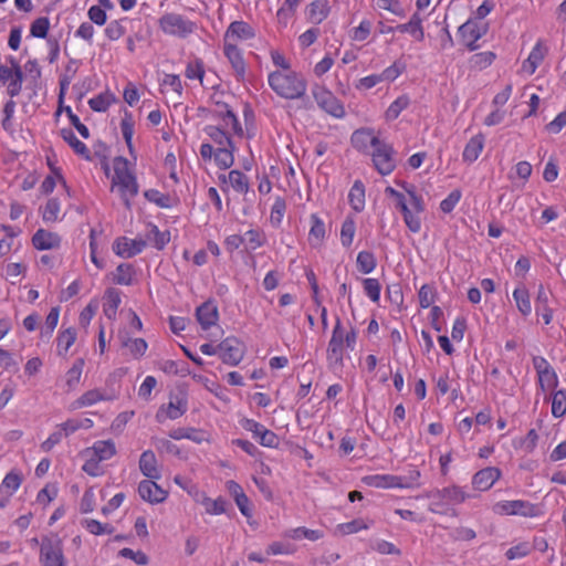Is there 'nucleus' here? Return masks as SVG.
Returning a JSON list of instances; mask_svg holds the SVG:
<instances>
[{"instance_id": "1", "label": "nucleus", "mask_w": 566, "mask_h": 566, "mask_svg": "<svg viewBox=\"0 0 566 566\" xmlns=\"http://www.w3.org/2000/svg\"><path fill=\"white\" fill-rule=\"evenodd\" d=\"M403 191L394 187L385 189L386 196L394 200L395 208L402 214L403 222L408 230L418 233L422 226V213L424 212L423 198L417 193L416 187L406 181H397Z\"/></svg>"}, {"instance_id": "2", "label": "nucleus", "mask_w": 566, "mask_h": 566, "mask_svg": "<svg viewBox=\"0 0 566 566\" xmlns=\"http://www.w3.org/2000/svg\"><path fill=\"white\" fill-rule=\"evenodd\" d=\"M111 190L122 199L126 209L130 210L133 199L138 195L139 185L129 161L122 157H115L112 163Z\"/></svg>"}, {"instance_id": "3", "label": "nucleus", "mask_w": 566, "mask_h": 566, "mask_svg": "<svg viewBox=\"0 0 566 566\" xmlns=\"http://www.w3.org/2000/svg\"><path fill=\"white\" fill-rule=\"evenodd\" d=\"M356 343V328L352 325L345 326L342 321L337 318L326 350V358L329 367H343L346 350H354Z\"/></svg>"}, {"instance_id": "4", "label": "nucleus", "mask_w": 566, "mask_h": 566, "mask_svg": "<svg viewBox=\"0 0 566 566\" xmlns=\"http://www.w3.org/2000/svg\"><path fill=\"white\" fill-rule=\"evenodd\" d=\"M268 84L277 96L284 99H300L307 91L305 77L295 70L271 71L268 74Z\"/></svg>"}, {"instance_id": "5", "label": "nucleus", "mask_w": 566, "mask_h": 566, "mask_svg": "<svg viewBox=\"0 0 566 566\" xmlns=\"http://www.w3.org/2000/svg\"><path fill=\"white\" fill-rule=\"evenodd\" d=\"M430 500L428 510L433 514L449 515L453 512L452 507L464 503L471 497L464 488L450 485L443 489H437L428 492L426 495Z\"/></svg>"}, {"instance_id": "6", "label": "nucleus", "mask_w": 566, "mask_h": 566, "mask_svg": "<svg viewBox=\"0 0 566 566\" xmlns=\"http://www.w3.org/2000/svg\"><path fill=\"white\" fill-rule=\"evenodd\" d=\"M116 454V446L113 440H98L91 447L80 452L83 460L82 470L91 476L104 474L102 462L112 459Z\"/></svg>"}, {"instance_id": "7", "label": "nucleus", "mask_w": 566, "mask_h": 566, "mask_svg": "<svg viewBox=\"0 0 566 566\" xmlns=\"http://www.w3.org/2000/svg\"><path fill=\"white\" fill-rule=\"evenodd\" d=\"M420 472L412 470L408 475L373 474L364 478L365 484L377 489H413L419 486Z\"/></svg>"}, {"instance_id": "8", "label": "nucleus", "mask_w": 566, "mask_h": 566, "mask_svg": "<svg viewBox=\"0 0 566 566\" xmlns=\"http://www.w3.org/2000/svg\"><path fill=\"white\" fill-rule=\"evenodd\" d=\"M39 562L41 566H66L63 542L56 534L41 537Z\"/></svg>"}, {"instance_id": "9", "label": "nucleus", "mask_w": 566, "mask_h": 566, "mask_svg": "<svg viewBox=\"0 0 566 566\" xmlns=\"http://www.w3.org/2000/svg\"><path fill=\"white\" fill-rule=\"evenodd\" d=\"M492 511L501 516L538 517L543 514L539 505L525 500H503L493 504Z\"/></svg>"}, {"instance_id": "10", "label": "nucleus", "mask_w": 566, "mask_h": 566, "mask_svg": "<svg viewBox=\"0 0 566 566\" xmlns=\"http://www.w3.org/2000/svg\"><path fill=\"white\" fill-rule=\"evenodd\" d=\"M312 95L317 105L335 118H343L346 115L344 104L325 85L314 84Z\"/></svg>"}, {"instance_id": "11", "label": "nucleus", "mask_w": 566, "mask_h": 566, "mask_svg": "<svg viewBox=\"0 0 566 566\" xmlns=\"http://www.w3.org/2000/svg\"><path fill=\"white\" fill-rule=\"evenodd\" d=\"M533 367L537 376L538 389L543 392H551L559 385V378L553 366L543 356H534Z\"/></svg>"}, {"instance_id": "12", "label": "nucleus", "mask_w": 566, "mask_h": 566, "mask_svg": "<svg viewBox=\"0 0 566 566\" xmlns=\"http://www.w3.org/2000/svg\"><path fill=\"white\" fill-rule=\"evenodd\" d=\"M371 160L375 169L381 176L390 175L397 166L392 146L384 140L373 148Z\"/></svg>"}, {"instance_id": "13", "label": "nucleus", "mask_w": 566, "mask_h": 566, "mask_svg": "<svg viewBox=\"0 0 566 566\" xmlns=\"http://www.w3.org/2000/svg\"><path fill=\"white\" fill-rule=\"evenodd\" d=\"M159 28L169 35L185 38L192 33L196 24L177 13H167L159 19Z\"/></svg>"}, {"instance_id": "14", "label": "nucleus", "mask_w": 566, "mask_h": 566, "mask_svg": "<svg viewBox=\"0 0 566 566\" xmlns=\"http://www.w3.org/2000/svg\"><path fill=\"white\" fill-rule=\"evenodd\" d=\"M234 145L214 149L210 143H202L199 153L203 160L207 161L213 158L220 169H228L234 163Z\"/></svg>"}, {"instance_id": "15", "label": "nucleus", "mask_w": 566, "mask_h": 566, "mask_svg": "<svg viewBox=\"0 0 566 566\" xmlns=\"http://www.w3.org/2000/svg\"><path fill=\"white\" fill-rule=\"evenodd\" d=\"M146 244L147 241L142 238L119 237L113 243V251L120 258L129 259L142 253Z\"/></svg>"}, {"instance_id": "16", "label": "nucleus", "mask_w": 566, "mask_h": 566, "mask_svg": "<svg viewBox=\"0 0 566 566\" xmlns=\"http://www.w3.org/2000/svg\"><path fill=\"white\" fill-rule=\"evenodd\" d=\"M486 33V27L476 21L469 20L459 28V35L470 51H475L476 42Z\"/></svg>"}, {"instance_id": "17", "label": "nucleus", "mask_w": 566, "mask_h": 566, "mask_svg": "<svg viewBox=\"0 0 566 566\" xmlns=\"http://www.w3.org/2000/svg\"><path fill=\"white\" fill-rule=\"evenodd\" d=\"M188 409L187 399L184 396H171L167 405H163L156 413L158 422L166 419H178L186 413Z\"/></svg>"}, {"instance_id": "18", "label": "nucleus", "mask_w": 566, "mask_h": 566, "mask_svg": "<svg viewBox=\"0 0 566 566\" xmlns=\"http://www.w3.org/2000/svg\"><path fill=\"white\" fill-rule=\"evenodd\" d=\"M502 476V471L496 467H486L472 476L471 484L476 491H489Z\"/></svg>"}, {"instance_id": "19", "label": "nucleus", "mask_w": 566, "mask_h": 566, "mask_svg": "<svg viewBox=\"0 0 566 566\" xmlns=\"http://www.w3.org/2000/svg\"><path fill=\"white\" fill-rule=\"evenodd\" d=\"M219 356L224 364L237 366L243 359V349L235 338H226L219 345Z\"/></svg>"}, {"instance_id": "20", "label": "nucleus", "mask_w": 566, "mask_h": 566, "mask_svg": "<svg viewBox=\"0 0 566 566\" xmlns=\"http://www.w3.org/2000/svg\"><path fill=\"white\" fill-rule=\"evenodd\" d=\"M223 53L230 63L238 81H243L247 73V64L242 55V51L237 43L223 42Z\"/></svg>"}, {"instance_id": "21", "label": "nucleus", "mask_w": 566, "mask_h": 566, "mask_svg": "<svg viewBox=\"0 0 566 566\" xmlns=\"http://www.w3.org/2000/svg\"><path fill=\"white\" fill-rule=\"evenodd\" d=\"M255 36L254 29L244 21H233L228 27L223 42L235 43L238 40L245 41Z\"/></svg>"}, {"instance_id": "22", "label": "nucleus", "mask_w": 566, "mask_h": 566, "mask_svg": "<svg viewBox=\"0 0 566 566\" xmlns=\"http://www.w3.org/2000/svg\"><path fill=\"white\" fill-rule=\"evenodd\" d=\"M547 51L548 50L544 42L538 40L530 52L527 59L522 63L521 72L526 75H533L544 61Z\"/></svg>"}, {"instance_id": "23", "label": "nucleus", "mask_w": 566, "mask_h": 566, "mask_svg": "<svg viewBox=\"0 0 566 566\" xmlns=\"http://www.w3.org/2000/svg\"><path fill=\"white\" fill-rule=\"evenodd\" d=\"M138 493L144 501L149 503H161L168 496L167 491L161 489L155 480L151 479L139 482Z\"/></svg>"}, {"instance_id": "24", "label": "nucleus", "mask_w": 566, "mask_h": 566, "mask_svg": "<svg viewBox=\"0 0 566 566\" xmlns=\"http://www.w3.org/2000/svg\"><path fill=\"white\" fill-rule=\"evenodd\" d=\"M326 227L324 220L316 213L310 216V230L307 235L308 244L312 248H321L326 239Z\"/></svg>"}, {"instance_id": "25", "label": "nucleus", "mask_w": 566, "mask_h": 566, "mask_svg": "<svg viewBox=\"0 0 566 566\" xmlns=\"http://www.w3.org/2000/svg\"><path fill=\"white\" fill-rule=\"evenodd\" d=\"M116 397L114 392H107L101 389H92L84 392L72 405L71 409L76 410L85 407H91L99 401L113 400Z\"/></svg>"}, {"instance_id": "26", "label": "nucleus", "mask_w": 566, "mask_h": 566, "mask_svg": "<svg viewBox=\"0 0 566 566\" xmlns=\"http://www.w3.org/2000/svg\"><path fill=\"white\" fill-rule=\"evenodd\" d=\"M32 245L39 251L54 250L61 245V237L52 231L39 229L32 237Z\"/></svg>"}, {"instance_id": "27", "label": "nucleus", "mask_w": 566, "mask_h": 566, "mask_svg": "<svg viewBox=\"0 0 566 566\" xmlns=\"http://www.w3.org/2000/svg\"><path fill=\"white\" fill-rule=\"evenodd\" d=\"M424 17L420 12H415L408 22L398 24L396 31L409 34L415 41L421 42L424 40Z\"/></svg>"}, {"instance_id": "28", "label": "nucleus", "mask_w": 566, "mask_h": 566, "mask_svg": "<svg viewBox=\"0 0 566 566\" xmlns=\"http://www.w3.org/2000/svg\"><path fill=\"white\" fill-rule=\"evenodd\" d=\"M551 292L539 285L535 297V312L537 316L543 318L545 325H549L553 321L554 311L549 306Z\"/></svg>"}, {"instance_id": "29", "label": "nucleus", "mask_w": 566, "mask_h": 566, "mask_svg": "<svg viewBox=\"0 0 566 566\" xmlns=\"http://www.w3.org/2000/svg\"><path fill=\"white\" fill-rule=\"evenodd\" d=\"M331 12L329 0H314L307 4L305 15L312 23H322Z\"/></svg>"}, {"instance_id": "30", "label": "nucleus", "mask_w": 566, "mask_h": 566, "mask_svg": "<svg viewBox=\"0 0 566 566\" xmlns=\"http://www.w3.org/2000/svg\"><path fill=\"white\" fill-rule=\"evenodd\" d=\"M380 142L381 139H379L370 128L357 129L352 135L353 146L360 151H366L369 146L374 148Z\"/></svg>"}, {"instance_id": "31", "label": "nucleus", "mask_w": 566, "mask_h": 566, "mask_svg": "<svg viewBox=\"0 0 566 566\" xmlns=\"http://www.w3.org/2000/svg\"><path fill=\"white\" fill-rule=\"evenodd\" d=\"M197 321L203 331L216 325L219 318L218 308L211 302H206L197 308Z\"/></svg>"}, {"instance_id": "32", "label": "nucleus", "mask_w": 566, "mask_h": 566, "mask_svg": "<svg viewBox=\"0 0 566 566\" xmlns=\"http://www.w3.org/2000/svg\"><path fill=\"white\" fill-rule=\"evenodd\" d=\"M485 144V138L482 134L472 136L464 146L462 153V160L467 164H472L480 157Z\"/></svg>"}, {"instance_id": "33", "label": "nucleus", "mask_w": 566, "mask_h": 566, "mask_svg": "<svg viewBox=\"0 0 566 566\" xmlns=\"http://www.w3.org/2000/svg\"><path fill=\"white\" fill-rule=\"evenodd\" d=\"M139 470L151 480L160 479V471L157 465V459L153 451H144L139 458Z\"/></svg>"}, {"instance_id": "34", "label": "nucleus", "mask_w": 566, "mask_h": 566, "mask_svg": "<svg viewBox=\"0 0 566 566\" xmlns=\"http://www.w3.org/2000/svg\"><path fill=\"white\" fill-rule=\"evenodd\" d=\"M283 536L293 541L307 539L311 542L319 541L324 537V532L321 530H312L305 526H298L294 528L286 530L283 533Z\"/></svg>"}, {"instance_id": "35", "label": "nucleus", "mask_w": 566, "mask_h": 566, "mask_svg": "<svg viewBox=\"0 0 566 566\" xmlns=\"http://www.w3.org/2000/svg\"><path fill=\"white\" fill-rule=\"evenodd\" d=\"M61 210V201L56 197L50 198L40 209L41 217L46 223H55L61 221L64 217Z\"/></svg>"}, {"instance_id": "36", "label": "nucleus", "mask_w": 566, "mask_h": 566, "mask_svg": "<svg viewBox=\"0 0 566 566\" xmlns=\"http://www.w3.org/2000/svg\"><path fill=\"white\" fill-rule=\"evenodd\" d=\"M22 474L18 470L7 473L0 484V493L11 497L22 484Z\"/></svg>"}, {"instance_id": "37", "label": "nucleus", "mask_w": 566, "mask_h": 566, "mask_svg": "<svg viewBox=\"0 0 566 566\" xmlns=\"http://www.w3.org/2000/svg\"><path fill=\"white\" fill-rule=\"evenodd\" d=\"M203 132L210 138V140L217 145V148L233 145L229 132L222 129L218 125H207L203 128Z\"/></svg>"}, {"instance_id": "38", "label": "nucleus", "mask_w": 566, "mask_h": 566, "mask_svg": "<svg viewBox=\"0 0 566 566\" xmlns=\"http://www.w3.org/2000/svg\"><path fill=\"white\" fill-rule=\"evenodd\" d=\"M120 132L123 138L127 145L128 151L132 156H135V148L133 145V137L135 133V122L133 118V114L128 111L124 112V116L120 120Z\"/></svg>"}, {"instance_id": "39", "label": "nucleus", "mask_w": 566, "mask_h": 566, "mask_svg": "<svg viewBox=\"0 0 566 566\" xmlns=\"http://www.w3.org/2000/svg\"><path fill=\"white\" fill-rule=\"evenodd\" d=\"M103 313L108 319H115L122 298L119 291L108 289L104 295Z\"/></svg>"}, {"instance_id": "40", "label": "nucleus", "mask_w": 566, "mask_h": 566, "mask_svg": "<svg viewBox=\"0 0 566 566\" xmlns=\"http://www.w3.org/2000/svg\"><path fill=\"white\" fill-rule=\"evenodd\" d=\"M76 331L73 327L60 331L56 337V353L59 356H66L70 348L76 340Z\"/></svg>"}, {"instance_id": "41", "label": "nucleus", "mask_w": 566, "mask_h": 566, "mask_svg": "<svg viewBox=\"0 0 566 566\" xmlns=\"http://www.w3.org/2000/svg\"><path fill=\"white\" fill-rule=\"evenodd\" d=\"M223 181L238 193H247L250 189L249 178L237 169L231 170Z\"/></svg>"}, {"instance_id": "42", "label": "nucleus", "mask_w": 566, "mask_h": 566, "mask_svg": "<svg viewBox=\"0 0 566 566\" xmlns=\"http://www.w3.org/2000/svg\"><path fill=\"white\" fill-rule=\"evenodd\" d=\"M513 300L516 304V307L518 312L524 316L527 317L532 313V304H531V297L528 290L524 285L517 286L513 291Z\"/></svg>"}, {"instance_id": "43", "label": "nucleus", "mask_w": 566, "mask_h": 566, "mask_svg": "<svg viewBox=\"0 0 566 566\" xmlns=\"http://www.w3.org/2000/svg\"><path fill=\"white\" fill-rule=\"evenodd\" d=\"M348 201L350 207L356 211L360 212L365 208V186L360 180H356L352 186L348 193Z\"/></svg>"}, {"instance_id": "44", "label": "nucleus", "mask_w": 566, "mask_h": 566, "mask_svg": "<svg viewBox=\"0 0 566 566\" xmlns=\"http://www.w3.org/2000/svg\"><path fill=\"white\" fill-rule=\"evenodd\" d=\"M243 245L247 251H254L266 243V235L261 229H250L243 235Z\"/></svg>"}, {"instance_id": "45", "label": "nucleus", "mask_w": 566, "mask_h": 566, "mask_svg": "<svg viewBox=\"0 0 566 566\" xmlns=\"http://www.w3.org/2000/svg\"><path fill=\"white\" fill-rule=\"evenodd\" d=\"M495 59L496 55L492 51L479 52L468 60V65L472 71H483L491 66Z\"/></svg>"}, {"instance_id": "46", "label": "nucleus", "mask_w": 566, "mask_h": 566, "mask_svg": "<svg viewBox=\"0 0 566 566\" xmlns=\"http://www.w3.org/2000/svg\"><path fill=\"white\" fill-rule=\"evenodd\" d=\"M410 105V98L408 95L403 94L398 96L394 102L390 103L388 108L386 109L384 117L386 122H392L399 117V115L408 108Z\"/></svg>"}, {"instance_id": "47", "label": "nucleus", "mask_w": 566, "mask_h": 566, "mask_svg": "<svg viewBox=\"0 0 566 566\" xmlns=\"http://www.w3.org/2000/svg\"><path fill=\"white\" fill-rule=\"evenodd\" d=\"M84 365L85 360L83 358H77L71 368L65 373V386L67 390H74L78 386Z\"/></svg>"}, {"instance_id": "48", "label": "nucleus", "mask_w": 566, "mask_h": 566, "mask_svg": "<svg viewBox=\"0 0 566 566\" xmlns=\"http://www.w3.org/2000/svg\"><path fill=\"white\" fill-rule=\"evenodd\" d=\"M59 182L63 186L65 190L69 189L61 170L59 168H52V174L46 176L40 186L41 193L50 195L51 192L54 191Z\"/></svg>"}, {"instance_id": "49", "label": "nucleus", "mask_w": 566, "mask_h": 566, "mask_svg": "<svg viewBox=\"0 0 566 566\" xmlns=\"http://www.w3.org/2000/svg\"><path fill=\"white\" fill-rule=\"evenodd\" d=\"M371 522H367L363 518H356L350 522L340 523L335 527V534L337 535H350L358 533L363 530H368L371 526Z\"/></svg>"}, {"instance_id": "50", "label": "nucleus", "mask_w": 566, "mask_h": 566, "mask_svg": "<svg viewBox=\"0 0 566 566\" xmlns=\"http://www.w3.org/2000/svg\"><path fill=\"white\" fill-rule=\"evenodd\" d=\"M60 135L65 143L78 155L90 156V151L84 143H82L71 128H62Z\"/></svg>"}, {"instance_id": "51", "label": "nucleus", "mask_w": 566, "mask_h": 566, "mask_svg": "<svg viewBox=\"0 0 566 566\" xmlns=\"http://www.w3.org/2000/svg\"><path fill=\"white\" fill-rule=\"evenodd\" d=\"M552 415L554 418H562L566 415V390L555 389L551 391Z\"/></svg>"}, {"instance_id": "52", "label": "nucleus", "mask_w": 566, "mask_h": 566, "mask_svg": "<svg viewBox=\"0 0 566 566\" xmlns=\"http://www.w3.org/2000/svg\"><path fill=\"white\" fill-rule=\"evenodd\" d=\"M9 62L15 69V76L7 83V93L13 98L21 93L23 74L20 64L14 57H10Z\"/></svg>"}, {"instance_id": "53", "label": "nucleus", "mask_w": 566, "mask_h": 566, "mask_svg": "<svg viewBox=\"0 0 566 566\" xmlns=\"http://www.w3.org/2000/svg\"><path fill=\"white\" fill-rule=\"evenodd\" d=\"M356 266L361 274H369L375 271L377 259L370 251H360L356 258Z\"/></svg>"}, {"instance_id": "54", "label": "nucleus", "mask_w": 566, "mask_h": 566, "mask_svg": "<svg viewBox=\"0 0 566 566\" xmlns=\"http://www.w3.org/2000/svg\"><path fill=\"white\" fill-rule=\"evenodd\" d=\"M169 437L174 440L188 439L196 443H201L206 440L202 431L193 428H177L169 432Z\"/></svg>"}, {"instance_id": "55", "label": "nucleus", "mask_w": 566, "mask_h": 566, "mask_svg": "<svg viewBox=\"0 0 566 566\" xmlns=\"http://www.w3.org/2000/svg\"><path fill=\"white\" fill-rule=\"evenodd\" d=\"M356 233V222L354 217L347 216L340 227V243L344 248H349Z\"/></svg>"}, {"instance_id": "56", "label": "nucleus", "mask_w": 566, "mask_h": 566, "mask_svg": "<svg viewBox=\"0 0 566 566\" xmlns=\"http://www.w3.org/2000/svg\"><path fill=\"white\" fill-rule=\"evenodd\" d=\"M115 102V96L109 91L103 92L88 99V105L94 112H106Z\"/></svg>"}, {"instance_id": "57", "label": "nucleus", "mask_w": 566, "mask_h": 566, "mask_svg": "<svg viewBox=\"0 0 566 566\" xmlns=\"http://www.w3.org/2000/svg\"><path fill=\"white\" fill-rule=\"evenodd\" d=\"M220 116L222 129L228 130L229 134L232 132L235 135H242L243 130L239 119L231 109L226 108L224 112H220Z\"/></svg>"}, {"instance_id": "58", "label": "nucleus", "mask_w": 566, "mask_h": 566, "mask_svg": "<svg viewBox=\"0 0 566 566\" xmlns=\"http://www.w3.org/2000/svg\"><path fill=\"white\" fill-rule=\"evenodd\" d=\"M134 266L132 264L122 263L113 273V281L119 285H130L134 280Z\"/></svg>"}, {"instance_id": "59", "label": "nucleus", "mask_w": 566, "mask_h": 566, "mask_svg": "<svg viewBox=\"0 0 566 566\" xmlns=\"http://www.w3.org/2000/svg\"><path fill=\"white\" fill-rule=\"evenodd\" d=\"M147 240L158 250H161L170 241L168 231H160L157 226L151 224L147 233Z\"/></svg>"}, {"instance_id": "60", "label": "nucleus", "mask_w": 566, "mask_h": 566, "mask_svg": "<svg viewBox=\"0 0 566 566\" xmlns=\"http://www.w3.org/2000/svg\"><path fill=\"white\" fill-rule=\"evenodd\" d=\"M144 197L149 202L156 205L159 208H171L172 207V199L169 195L160 192L157 189H148L144 192Z\"/></svg>"}, {"instance_id": "61", "label": "nucleus", "mask_w": 566, "mask_h": 566, "mask_svg": "<svg viewBox=\"0 0 566 566\" xmlns=\"http://www.w3.org/2000/svg\"><path fill=\"white\" fill-rule=\"evenodd\" d=\"M373 30V22L369 19H363L359 24L349 31V38L355 42L366 41Z\"/></svg>"}, {"instance_id": "62", "label": "nucleus", "mask_w": 566, "mask_h": 566, "mask_svg": "<svg viewBox=\"0 0 566 566\" xmlns=\"http://www.w3.org/2000/svg\"><path fill=\"white\" fill-rule=\"evenodd\" d=\"M363 289L365 295L373 302L378 303L380 300L381 285L377 279L367 277L363 279Z\"/></svg>"}, {"instance_id": "63", "label": "nucleus", "mask_w": 566, "mask_h": 566, "mask_svg": "<svg viewBox=\"0 0 566 566\" xmlns=\"http://www.w3.org/2000/svg\"><path fill=\"white\" fill-rule=\"evenodd\" d=\"M537 440V432L531 429L525 437L514 441V447L525 453H532L536 448Z\"/></svg>"}, {"instance_id": "64", "label": "nucleus", "mask_w": 566, "mask_h": 566, "mask_svg": "<svg viewBox=\"0 0 566 566\" xmlns=\"http://www.w3.org/2000/svg\"><path fill=\"white\" fill-rule=\"evenodd\" d=\"M286 210V202L282 197H276L271 208L270 220L275 227L282 223Z\"/></svg>"}]
</instances>
